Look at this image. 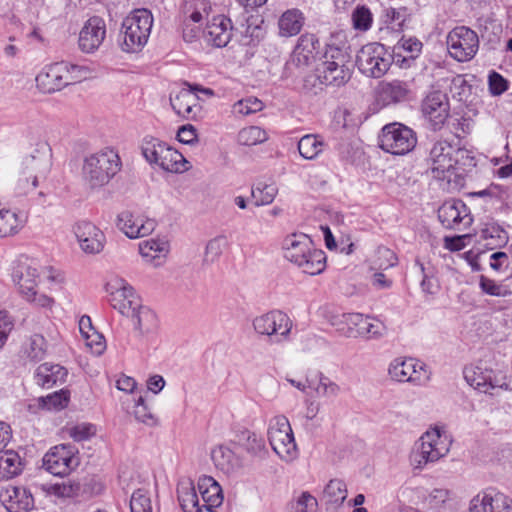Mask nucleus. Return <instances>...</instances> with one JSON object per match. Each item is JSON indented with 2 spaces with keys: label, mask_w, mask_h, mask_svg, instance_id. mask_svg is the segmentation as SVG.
I'll return each mask as SVG.
<instances>
[{
  "label": "nucleus",
  "mask_w": 512,
  "mask_h": 512,
  "mask_svg": "<svg viewBox=\"0 0 512 512\" xmlns=\"http://www.w3.org/2000/svg\"><path fill=\"white\" fill-rule=\"evenodd\" d=\"M284 258L309 275L320 274L326 265L323 250L314 247L312 239L303 233L287 235L282 243Z\"/></svg>",
  "instance_id": "nucleus-1"
},
{
  "label": "nucleus",
  "mask_w": 512,
  "mask_h": 512,
  "mask_svg": "<svg viewBox=\"0 0 512 512\" xmlns=\"http://www.w3.org/2000/svg\"><path fill=\"white\" fill-rule=\"evenodd\" d=\"M119 154L112 148H104L86 155L81 168L85 187L95 191L106 186L121 170Z\"/></svg>",
  "instance_id": "nucleus-2"
},
{
  "label": "nucleus",
  "mask_w": 512,
  "mask_h": 512,
  "mask_svg": "<svg viewBox=\"0 0 512 512\" xmlns=\"http://www.w3.org/2000/svg\"><path fill=\"white\" fill-rule=\"evenodd\" d=\"M351 66V56L346 49L329 45L324 61L316 69L317 80L325 86L341 87L351 78Z\"/></svg>",
  "instance_id": "nucleus-3"
},
{
  "label": "nucleus",
  "mask_w": 512,
  "mask_h": 512,
  "mask_svg": "<svg viewBox=\"0 0 512 512\" xmlns=\"http://www.w3.org/2000/svg\"><path fill=\"white\" fill-rule=\"evenodd\" d=\"M152 26L153 15L148 9L133 10L122 22V50L140 52L148 42Z\"/></svg>",
  "instance_id": "nucleus-4"
},
{
  "label": "nucleus",
  "mask_w": 512,
  "mask_h": 512,
  "mask_svg": "<svg viewBox=\"0 0 512 512\" xmlns=\"http://www.w3.org/2000/svg\"><path fill=\"white\" fill-rule=\"evenodd\" d=\"M141 152L148 163L164 171L183 173L189 169V162L180 152L155 137L143 138Z\"/></svg>",
  "instance_id": "nucleus-5"
},
{
  "label": "nucleus",
  "mask_w": 512,
  "mask_h": 512,
  "mask_svg": "<svg viewBox=\"0 0 512 512\" xmlns=\"http://www.w3.org/2000/svg\"><path fill=\"white\" fill-rule=\"evenodd\" d=\"M41 274V267L33 261H23L14 268L12 278L22 297L37 307L51 309L54 299L36 290Z\"/></svg>",
  "instance_id": "nucleus-6"
},
{
  "label": "nucleus",
  "mask_w": 512,
  "mask_h": 512,
  "mask_svg": "<svg viewBox=\"0 0 512 512\" xmlns=\"http://www.w3.org/2000/svg\"><path fill=\"white\" fill-rule=\"evenodd\" d=\"M466 153V150L458 148L446 140L435 142L428 158L432 177L450 184L452 177L458 175L456 170L460 157H464Z\"/></svg>",
  "instance_id": "nucleus-7"
},
{
  "label": "nucleus",
  "mask_w": 512,
  "mask_h": 512,
  "mask_svg": "<svg viewBox=\"0 0 512 512\" xmlns=\"http://www.w3.org/2000/svg\"><path fill=\"white\" fill-rule=\"evenodd\" d=\"M450 450V441L438 428L424 433L416 442L411 454V461L416 468H423L428 463L438 461Z\"/></svg>",
  "instance_id": "nucleus-8"
},
{
  "label": "nucleus",
  "mask_w": 512,
  "mask_h": 512,
  "mask_svg": "<svg viewBox=\"0 0 512 512\" xmlns=\"http://www.w3.org/2000/svg\"><path fill=\"white\" fill-rule=\"evenodd\" d=\"M268 440L273 451L284 461L298 457V449L289 420L284 415L273 417L268 426Z\"/></svg>",
  "instance_id": "nucleus-9"
},
{
  "label": "nucleus",
  "mask_w": 512,
  "mask_h": 512,
  "mask_svg": "<svg viewBox=\"0 0 512 512\" xmlns=\"http://www.w3.org/2000/svg\"><path fill=\"white\" fill-rule=\"evenodd\" d=\"M392 56L385 46L380 43L364 45L356 55V65L359 71L371 78L382 77L390 68Z\"/></svg>",
  "instance_id": "nucleus-10"
},
{
  "label": "nucleus",
  "mask_w": 512,
  "mask_h": 512,
  "mask_svg": "<svg viewBox=\"0 0 512 512\" xmlns=\"http://www.w3.org/2000/svg\"><path fill=\"white\" fill-rule=\"evenodd\" d=\"M382 150L393 155H405L417 144L415 132L401 123H390L382 128L379 136Z\"/></svg>",
  "instance_id": "nucleus-11"
},
{
  "label": "nucleus",
  "mask_w": 512,
  "mask_h": 512,
  "mask_svg": "<svg viewBox=\"0 0 512 512\" xmlns=\"http://www.w3.org/2000/svg\"><path fill=\"white\" fill-rule=\"evenodd\" d=\"M388 374L394 381L409 382L416 386H424L430 381L431 373L427 366L412 357H397L388 367Z\"/></svg>",
  "instance_id": "nucleus-12"
},
{
  "label": "nucleus",
  "mask_w": 512,
  "mask_h": 512,
  "mask_svg": "<svg viewBox=\"0 0 512 512\" xmlns=\"http://www.w3.org/2000/svg\"><path fill=\"white\" fill-rule=\"evenodd\" d=\"M446 44L452 58L458 62H467L476 55L479 49V38L472 29L458 26L448 33Z\"/></svg>",
  "instance_id": "nucleus-13"
},
{
  "label": "nucleus",
  "mask_w": 512,
  "mask_h": 512,
  "mask_svg": "<svg viewBox=\"0 0 512 512\" xmlns=\"http://www.w3.org/2000/svg\"><path fill=\"white\" fill-rule=\"evenodd\" d=\"M105 291L111 306L124 316H130L137 309L139 298L134 288L122 277L111 276L106 284Z\"/></svg>",
  "instance_id": "nucleus-14"
},
{
  "label": "nucleus",
  "mask_w": 512,
  "mask_h": 512,
  "mask_svg": "<svg viewBox=\"0 0 512 512\" xmlns=\"http://www.w3.org/2000/svg\"><path fill=\"white\" fill-rule=\"evenodd\" d=\"M292 326L293 324L289 316L280 310L270 311L253 320V327L256 333L273 338V341L276 343L288 339Z\"/></svg>",
  "instance_id": "nucleus-15"
},
{
  "label": "nucleus",
  "mask_w": 512,
  "mask_h": 512,
  "mask_svg": "<svg viewBox=\"0 0 512 512\" xmlns=\"http://www.w3.org/2000/svg\"><path fill=\"white\" fill-rule=\"evenodd\" d=\"M50 160L45 155H28L23 158L16 190L19 194L33 191L38 180L45 178L50 170Z\"/></svg>",
  "instance_id": "nucleus-16"
},
{
  "label": "nucleus",
  "mask_w": 512,
  "mask_h": 512,
  "mask_svg": "<svg viewBox=\"0 0 512 512\" xmlns=\"http://www.w3.org/2000/svg\"><path fill=\"white\" fill-rule=\"evenodd\" d=\"M78 450L71 444L51 448L43 458L45 469L55 476H66L79 465Z\"/></svg>",
  "instance_id": "nucleus-17"
},
{
  "label": "nucleus",
  "mask_w": 512,
  "mask_h": 512,
  "mask_svg": "<svg viewBox=\"0 0 512 512\" xmlns=\"http://www.w3.org/2000/svg\"><path fill=\"white\" fill-rule=\"evenodd\" d=\"M464 378L470 386L481 393L493 395L492 391L496 388L511 390L509 383L499 379L495 370L483 364L466 367Z\"/></svg>",
  "instance_id": "nucleus-18"
},
{
  "label": "nucleus",
  "mask_w": 512,
  "mask_h": 512,
  "mask_svg": "<svg viewBox=\"0 0 512 512\" xmlns=\"http://www.w3.org/2000/svg\"><path fill=\"white\" fill-rule=\"evenodd\" d=\"M438 219L446 229L463 231L473 219L469 208L462 200L445 201L438 209Z\"/></svg>",
  "instance_id": "nucleus-19"
},
{
  "label": "nucleus",
  "mask_w": 512,
  "mask_h": 512,
  "mask_svg": "<svg viewBox=\"0 0 512 512\" xmlns=\"http://www.w3.org/2000/svg\"><path fill=\"white\" fill-rule=\"evenodd\" d=\"M469 512H512V498L494 488L484 489L470 500Z\"/></svg>",
  "instance_id": "nucleus-20"
},
{
  "label": "nucleus",
  "mask_w": 512,
  "mask_h": 512,
  "mask_svg": "<svg viewBox=\"0 0 512 512\" xmlns=\"http://www.w3.org/2000/svg\"><path fill=\"white\" fill-rule=\"evenodd\" d=\"M348 323L351 326V336L349 338L360 337L367 340H377L387 333V327L382 321L361 313H351V316L348 317Z\"/></svg>",
  "instance_id": "nucleus-21"
},
{
  "label": "nucleus",
  "mask_w": 512,
  "mask_h": 512,
  "mask_svg": "<svg viewBox=\"0 0 512 512\" xmlns=\"http://www.w3.org/2000/svg\"><path fill=\"white\" fill-rule=\"evenodd\" d=\"M106 37V23L99 16L90 17L79 33V49L84 53H93L99 49Z\"/></svg>",
  "instance_id": "nucleus-22"
},
{
  "label": "nucleus",
  "mask_w": 512,
  "mask_h": 512,
  "mask_svg": "<svg viewBox=\"0 0 512 512\" xmlns=\"http://www.w3.org/2000/svg\"><path fill=\"white\" fill-rule=\"evenodd\" d=\"M200 91L206 95H213V91L208 88L182 89L174 97L170 98V103L175 113L185 119L194 120L198 116L201 107L198 103V96L195 91Z\"/></svg>",
  "instance_id": "nucleus-23"
},
{
  "label": "nucleus",
  "mask_w": 512,
  "mask_h": 512,
  "mask_svg": "<svg viewBox=\"0 0 512 512\" xmlns=\"http://www.w3.org/2000/svg\"><path fill=\"white\" fill-rule=\"evenodd\" d=\"M81 250L86 254L100 253L105 244V235L94 224L88 221L78 222L73 228Z\"/></svg>",
  "instance_id": "nucleus-24"
},
{
  "label": "nucleus",
  "mask_w": 512,
  "mask_h": 512,
  "mask_svg": "<svg viewBox=\"0 0 512 512\" xmlns=\"http://www.w3.org/2000/svg\"><path fill=\"white\" fill-rule=\"evenodd\" d=\"M67 62L46 66L37 76V86L45 93H53L68 86Z\"/></svg>",
  "instance_id": "nucleus-25"
},
{
  "label": "nucleus",
  "mask_w": 512,
  "mask_h": 512,
  "mask_svg": "<svg viewBox=\"0 0 512 512\" xmlns=\"http://www.w3.org/2000/svg\"><path fill=\"white\" fill-rule=\"evenodd\" d=\"M117 227L129 238H142L150 235L156 228L153 219L136 216L130 211H122L117 217Z\"/></svg>",
  "instance_id": "nucleus-26"
},
{
  "label": "nucleus",
  "mask_w": 512,
  "mask_h": 512,
  "mask_svg": "<svg viewBox=\"0 0 512 512\" xmlns=\"http://www.w3.org/2000/svg\"><path fill=\"white\" fill-rule=\"evenodd\" d=\"M422 112L429 119L434 130L441 128L449 113L446 95L441 91L430 92L422 102Z\"/></svg>",
  "instance_id": "nucleus-27"
},
{
  "label": "nucleus",
  "mask_w": 512,
  "mask_h": 512,
  "mask_svg": "<svg viewBox=\"0 0 512 512\" xmlns=\"http://www.w3.org/2000/svg\"><path fill=\"white\" fill-rule=\"evenodd\" d=\"M0 500L8 512H29L34 507V497L24 486H8L0 492Z\"/></svg>",
  "instance_id": "nucleus-28"
},
{
  "label": "nucleus",
  "mask_w": 512,
  "mask_h": 512,
  "mask_svg": "<svg viewBox=\"0 0 512 512\" xmlns=\"http://www.w3.org/2000/svg\"><path fill=\"white\" fill-rule=\"evenodd\" d=\"M410 92V85L406 81H382L377 87V100L383 106L397 104L408 100Z\"/></svg>",
  "instance_id": "nucleus-29"
},
{
  "label": "nucleus",
  "mask_w": 512,
  "mask_h": 512,
  "mask_svg": "<svg viewBox=\"0 0 512 512\" xmlns=\"http://www.w3.org/2000/svg\"><path fill=\"white\" fill-rule=\"evenodd\" d=\"M232 23L230 18L224 15L213 17L205 30V39L215 47H225L231 40Z\"/></svg>",
  "instance_id": "nucleus-30"
},
{
  "label": "nucleus",
  "mask_w": 512,
  "mask_h": 512,
  "mask_svg": "<svg viewBox=\"0 0 512 512\" xmlns=\"http://www.w3.org/2000/svg\"><path fill=\"white\" fill-rule=\"evenodd\" d=\"M67 376L68 370L64 366L50 362L40 364L34 373L36 384L44 389L63 384Z\"/></svg>",
  "instance_id": "nucleus-31"
},
{
  "label": "nucleus",
  "mask_w": 512,
  "mask_h": 512,
  "mask_svg": "<svg viewBox=\"0 0 512 512\" xmlns=\"http://www.w3.org/2000/svg\"><path fill=\"white\" fill-rule=\"evenodd\" d=\"M318 39L313 34H303L298 39L291 61L298 67L308 66L315 58Z\"/></svg>",
  "instance_id": "nucleus-32"
},
{
  "label": "nucleus",
  "mask_w": 512,
  "mask_h": 512,
  "mask_svg": "<svg viewBox=\"0 0 512 512\" xmlns=\"http://www.w3.org/2000/svg\"><path fill=\"white\" fill-rule=\"evenodd\" d=\"M197 487L204 501L202 507L216 508L223 503L222 487L213 477L207 475L199 477Z\"/></svg>",
  "instance_id": "nucleus-33"
},
{
  "label": "nucleus",
  "mask_w": 512,
  "mask_h": 512,
  "mask_svg": "<svg viewBox=\"0 0 512 512\" xmlns=\"http://www.w3.org/2000/svg\"><path fill=\"white\" fill-rule=\"evenodd\" d=\"M26 217L23 213L0 208V239L17 235L25 226Z\"/></svg>",
  "instance_id": "nucleus-34"
},
{
  "label": "nucleus",
  "mask_w": 512,
  "mask_h": 512,
  "mask_svg": "<svg viewBox=\"0 0 512 512\" xmlns=\"http://www.w3.org/2000/svg\"><path fill=\"white\" fill-rule=\"evenodd\" d=\"M211 459L217 469L230 475L241 467L239 457L227 446L219 445L211 451Z\"/></svg>",
  "instance_id": "nucleus-35"
},
{
  "label": "nucleus",
  "mask_w": 512,
  "mask_h": 512,
  "mask_svg": "<svg viewBox=\"0 0 512 512\" xmlns=\"http://www.w3.org/2000/svg\"><path fill=\"white\" fill-rule=\"evenodd\" d=\"M177 495L180 506L184 512H199L202 506L193 481L189 478L181 479L177 486Z\"/></svg>",
  "instance_id": "nucleus-36"
},
{
  "label": "nucleus",
  "mask_w": 512,
  "mask_h": 512,
  "mask_svg": "<svg viewBox=\"0 0 512 512\" xmlns=\"http://www.w3.org/2000/svg\"><path fill=\"white\" fill-rule=\"evenodd\" d=\"M305 22L304 14L297 8L288 9L278 20L279 35L291 37L300 33Z\"/></svg>",
  "instance_id": "nucleus-37"
},
{
  "label": "nucleus",
  "mask_w": 512,
  "mask_h": 512,
  "mask_svg": "<svg viewBox=\"0 0 512 512\" xmlns=\"http://www.w3.org/2000/svg\"><path fill=\"white\" fill-rule=\"evenodd\" d=\"M22 469V460L17 452L5 449L0 452V481L19 475Z\"/></svg>",
  "instance_id": "nucleus-38"
},
{
  "label": "nucleus",
  "mask_w": 512,
  "mask_h": 512,
  "mask_svg": "<svg viewBox=\"0 0 512 512\" xmlns=\"http://www.w3.org/2000/svg\"><path fill=\"white\" fill-rule=\"evenodd\" d=\"M129 317L132 318L134 326L141 334L152 333L158 326V319L155 312L146 306H141L140 303Z\"/></svg>",
  "instance_id": "nucleus-39"
},
{
  "label": "nucleus",
  "mask_w": 512,
  "mask_h": 512,
  "mask_svg": "<svg viewBox=\"0 0 512 512\" xmlns=\"http://www.w3.org/2000/svg\"><path fill=\"white\" fill-rule=\"evenodd\" d=\"M139 252L147 262L157 266L168 252V243L160 239L145 240L139 243Z\"/></svg>",
  "instance_id": "nucleus-40"
},
{
  "label": "nucleus",
  "mask_w": 512,
  "mask_h": 512,
  "mask_svg": "<svg viewBox=\"0 0 512 512\" xmlns=\"http://www.w3.org/2000/svg\"><path fill=\"white\" fill-rule=\"evenodd\" d=\"M348 495L347 486L343 480L332 479L325 486L323 491V498L326 504L335 507L341 506L346 500Z\"/></svg>",
  "instance_id": "nucleus-41"
},
{
  "label": "nucleus",
  "mask_w": 512,
  "mask_h": 512,
  "mask_svg": "<svg viewBox=\"0 0 512 512\" xmlns=\"http://www.w3.org/2000/svg\"><path fill=\"white\" fill-rule=\"evenodd\" d=\"M211 10L208 0H187L184 8V21L197 24L206 18Z\"/></svg>",
  "instance_id": "nucleus-42"
},
{
  "label": "nucleus",
  "mask_w": 512,
  "mask_h": 512,
  "mask_svg": "<svg viewBox=\"0 0 512 512\" xmlns=\"http://www.w3.org/2000/svg\"><path fill=\"white\" fill-rule=\"evenodd\" d=\"M323 149L324 142L317 135L307 134L298 141V151L300 155L307 160L317 158Z\"/></svg>",
  "instance_id": "nucleus-43"
},
{
  "label": "nucleus",
  "mask_w": 512,
  "mask_h": 512,
  "mask_svg": "<svg viewBox=\"0 0 512 512\" xmlns=\"http://www.w3.org/2000/svg\"><path fill=\"white\" fill-rule=\"evenodd\" d=\"M70 400V392L67 389H61L48 394L45 397L37 399L38 407L45 410H61L67 407Z\"/></svg>",
  "instance_id": "nucleus-44"
},
{
  "label": "nucleus",
  "mask_w": 512,
  "mask_h": 512,
  "mask_svg": "<svg viewBox=\"0 0 512 512\" xmlns=\"http://www.w3.org/2000/svg\"><path fill=\"white\" fill-rule=\"evenodd\" d=\"M480 237L488 241L487 245L501 246L508 241V233L496 222H487L481 229Z\"/></svg>",
  "instance_id": "nucleus-45"
},
{
  "label": "nucleus",
  "mask_w": 512,
  "mask_h": 512,
  "mask_svg": "<svg viewBox=\"0 0 512 512\" xmlns=\"http://www.w3.org/2000/svg\"><path fill=\"white\" fill-rule=\"evenodd\" d=\"M267 139V132L259 126L245 127L239 131L237 136L239 144L245 146H254L265 142Z\"/></svg>",
  "instance_id": "nucleus-46"
},
{
  "label": "nucleus",
  "mask_w": 512,
  "mask_h": 512,
  "mask_svg": "<svg viewBox=\"0 0 512 512\" xmlns=\"http://www.w3.org/2000/svg\"><path fill=\"white\" fill-rule=\"evenodd\" d=\"M24 355L31 361H40L46 354V341L43 336L35 334L30 337L23 348Z\"/></svg>",
  "instance_id": "nucleus-47"
},
{
  "label": "nucleus",
  "mask_w": 512,
  "mask_h": 512,
  "mask_svg": "<svg viewBox=\"0 0 512 512\" xmlns=\"http://www.w3.org/2000/svg\"><path fill=\"white\" fill-rule=\"evenodd\" d=\"M278 192L275 184L258 183L252 188V196L255 199L256 206L271 204Z\"/></svg>",
  "instance_id": "nucleus-48"
},
{
  "label": "nucleus",
  "mask_w": 512,
  "mask_h": 512,
  "mask_svg": "<svg viewBox=\"0 0 512 512\" xmlns=\"http://www.w3.org/2000/svg\"><path fill=\"white\" fill-rule=\"evenodd\" d=\"M397 262L398 258L391 249L380 246L376 250L375 258L372 262V269L386 270L394 267Z\"/></svg>",
  "instance_id": "nucleus-49"
},
{
  "label": "nucleus",
  "mask_w": 512,
  "mask_h": 512,
  "mask_svg": "<svg viewBox=\"0 0 512 512\" xmlns=\"http://www.w3.org/2000/svg\"><path fill=\"white\" fill-rule=\"evenodd\" d=\"M264 108L263 102L256 97H247L237 101L233 105V113L236 115L247 116L261 111Z\"/></svg>",
  "instance_id": "nucleus-50"
},
{
  "label": "nucleus",
  "mask_w": 512,
  "mask_h": 512,
  "mask_svg": "<svg viewBox=\"0 0 512 512\" xmlns=\"http://www.w3.org/2000/svg\"><path fill=\"white\" fill-rule=\"evenodd\" d=\"M131 512H152V504L148 493L144 489H137L130 499Z\"/></svg>",
  "instance_id": "nucleus-51"
},
{
  "label": "nucleus",
  "mask_w": 512,
  "mask_h": 512,
  "mask_svg": "<svg viewBox=\"0 0 512 512\" xmlns=\"http://www.w3.org/2000/svg\"><path fill=\"white\" fill-rule=\"evenodd\" d=\"M67 434L76 442L86 441L96 433V428L90 423H79L68 427Z\"/></svg>",
  "instance_id": "nucleus-52"
},
{
  "label": "nucleus",
  "mask_w": 512,
  "mask_h": 512,
  "mask_svg": "<svg viewBox=\"0 0 512 512\" xmlns=\"http://www.w3.org/2000/svg\"><path fill=\"white\" fill-rule=\"evenodd\" d=\"M395 50L398 54L403 51L407 53L408 57L414 59L420 54L422 50V43L414 37H402L395 45Z\"/></svg>",
  "instance_id": "nucleus-53"
},
{
  "label": "nucleus",
  "mask_w": 512,
  "mask_h": 512,
  "mask_svg": "<svg viewBox=\"0 0 512 512\" xmlns=\"http://www.w3.org/2000/svg\"><path fill=\"white\" fill-rule=\"evenodd\" d=\"M133 414L138 422L144 423L148 426H154L157 424V418L151 413L145 404L144 398L141 396L135 402Z\"/></svg>",
  "instance_id": "nucleus-54"
},
{
  "label": "nucleus",
  "mask_w": 512,
  "mask_h": 512,
  "mask_svg": "<svg viewBox=\"0 0 512 512\" xmlns=\"http://www.w3.org/2000/svg\"><path fill=\"white\" fill-rule=\"evenodd\" d=\"M479 286L484 293L491 296L506 297L511 294L505 286L484 275L480 276Z\"/></svg>",
  "instance_id": "nucleus-55"
},
{
  "label": "nucleus",
  "mask_w": 512,
  "mask_h": 512,
  "mask_svg": "<svg viewBox=\"0 0 512 512\" xmlns=\"http://www.w3.org/2000/svg\"><path fill=\"white\" fill-rule=\"evenodd\" d=\"M315 391L318 395L327 398L337 397L340 393V387L337 383L332 381L329 377L320 374L319 383L315 387Z\"/></svg>",
  "instance_id": "nucleus-56"
},
{
  "label": "nucleus",
  "mask_w": 512,
  "mask_h": 512,
  "mask_svg": "<svg viewBox=\"0 0 512 512\" xmlns=\"http://www.w3.org/2000/svg\"><path fill=\"white\" fill-rule=\"evenodd\" d=\"M353 25L358 30L366 31L372 23V14L370 10L364 6L357 7L352 14Z\"/></svg>",
  "instance_id": "nucleus-57"
},
{
  "label": "nucleus",
  "mask_w": 512,
  "mask_h": 512,
  "mask_svg": "<svg viewBox=\"0 0 512 512\" xmlns=\"http://www.w3.org/2000/svg\"><path fill=\"white\" fill-rule=\"evenodd\" d=\"M227 246L225 236H217L211 239L206 245V258L210 261L216 260Z\"/></svg>",
  "instance_id": "nucleus-58"
},
{
  "label": "nucleus",
  "mask_w": 512,
  "mask_h": 512,
  "mask_svg": "<svg viewBox=\"0 0 512 512\" xmlns=\"http://www.w3.org/2000/svg\"><path fill=\"white\" fill-rule=\"evenodd\" d=\"M317 509V499L307 491L302 492L296 500V512H317Z\"/></svg>",
  "instance_id": "nucleus-59"
},
{
  "label": "nucleus",
  "mask_w": 512,
  "mask_h": 512,
  "mask_svg": "<svg viewBox=\"0 0 512 512\" xmlns=\"http://www.w3.org/2000/svg\"><path fill=\"white\" fill-rule=\"evenodd\" d=\"M488 84L490 93L494 96H499L508 89V81L496 71L489 73Z\"/></svg>",
  "instance_id": "nucleus-60"
},
{
  "label": "nucleus",
  "mask_w": 512,
  "mask_h": 512,
  "mask_svg": "<svg viewBox=\"0 0 512 512\" xmlns=\"http://www.w3.org/2000/svg\"><path fill=\"white\" fill-rule=\"evenodd\" d=\"M351 316V313H342L332 315L329 318V323L343 336L350 337L351 336V326L348 323V317Z\"/></svg>",
  "instance_id": "nucleus-61"
},
{
  "label": "nucleus",
  "mask_w": 512,
  "mask_h": 512,
  "mask_svg": "<svg viewBox=\"0 0 512 512\" xmlns=\"http://www.w3.org/2000/svg\"><path fill=\"white\" fill-rule=\"evenodd\" d=\"M510 265V259L507 253L502 251L494 252L489 257V266L490 268L497 272L503 273L505 272Z\"/></svg>",
  "instance_id": "nucleus-62"
},
{
  "label": "nucleus",
  "mask_w": 512,
  "mask_h": 512,
  "mask_svg": "<svg viewBox=\"0 0 512 512\" xmlns=\"http://www.w3.org/2000/svg\"><path fill=\"white\" fill-rule=\"evenodd\" d=\"M450 498V491L444 488H434L427 496L428 504L434 508H440Z\"/></svg>",
  "instance_id": "nucleus-63"
},
{
  "label": "nucleus",
  "mask_w": 512,
  "mask_h": 512,
  "mask_svg": "<svg viewBox=\"0 0 512 512\" xmlns=\"http://www.w3.org/2000/svg\"><path fill=\"white\" fill-rule=\"evenodd\" d=\"M89 69L86 66H80L67 62L68 85L80 82L88 77Z\"/></svg>",
  "instance_id": "nucleus-64"
}]
</instances>
